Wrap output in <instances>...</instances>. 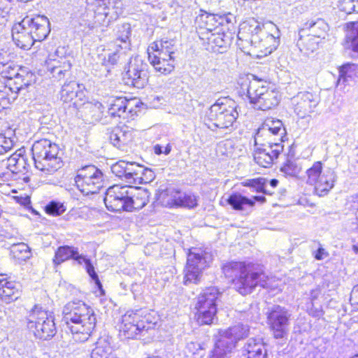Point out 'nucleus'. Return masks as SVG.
<instances>
[{
	"label": "nucleus",
	"mask_w": 358,
	"mask_h": 358,
	"mask_svg": "<svg viewBox=\"0 0 358 358\" xmlns=\"http://www.w3.org/2000/svg\"><path fill=\"white\" fill-rule=\"evenodd\" d=\"M62 321L76 341L85 342L95 328L96 317L93 309L83 301H73L64 306Z\"/></svg>",
	"instance_id": "nucleus-1"
},
{
	"label": "nucleus",
	"mask_w": 358,
	"mask_h": 358,
	"mask_svg": "<svg viewBox=\"0 0 358 358\" xmlns=\"http://www.w3.org/2000/svg\"><path fill=\"white\" fill-rule=\"evenodd\" d=\"M225 277L231 279L235 289L242 295L252 293L257 286L266 287L268 276L263 271H254L240 262H231L222 266Z\"/></svg>",
	"instance_id": "nucleus-2"
},
{
	"label": "nucleus",
	"mask_w": 358,
	"mask_h": 358,
	"mask_svg": "<svg viewBox=\"0 0 358 358\" xmlns=\"http://www.w3.org/2000/svg\"><path fill=\"white\" fill-rule=\"evenodd\" d=\"M252 80L248 78L242 84V90H246L247 96L251 104L257 110H268L278 105L279 92L266 81L257 79L252 75Z\"/></svg>",
	"instance_id": "nucleus-3"
},
{
	"label": "nucleus",
	"mask_w": 358,
	"mask_h": 358,
	"mask_svg": "<svg viewBox=\"0 0 358 358\" xmlns=\"http://www.w3.org/2000/svg\"><path fill=\"white\" fill-rule=\"evenodd\" d=\"M31 151L35 166L41 171L52 173L63 166L59 146L50 140L43 138L36 141Z\"/></svg>",
	"instance_id": "nucleus-4"
},
{
	"label": "nucleus",
	"mask_w": 358,
	"mask_h": 358,
	"mask_svg": "<svg viewBox=\"0 0 358 358\" xmlns=\"http://www.w3.org/2000/svg\"><path fill=\"white\" fill-rule=\"evenodd\" d=\"M238 105L231 99L222 97L218 99L210 106L207 115L208 121L212 124L208 127L211 130L216 128L231 129L234 128L238 116Z\"/></svg>",
	"instance_id": "nucleus-5"
},
{
	"label": "nucleus",
	"mask_w": 358,
	"mask_h": 358,
	"mask_svg": "<svg viewBox=\"0 0 358 358\" xmlns=\"http://www.w3.org/2000/svg\"><path fill=\"white\" fill-rule=\"evenodd\" d=\"M146 310L140 309L136 311H127L122 317L120 334L124 338H136L138 335L153 329L156 322Z\"/></svg>",
	"instance_id": "nucleus-6"
},
{
	"label": "nucleus",
	"mask_w": 358,
	"mask_h": 358,
	"mask_svg": "<svg viewBox=\"0 0 358 358\" xmlns=\"http://www.w3.org/2000/svg\"><path fill=\"white\" fill-rule=\"evenodd\" d=\"M27 327L36 338L47 341L57 333L54 315L42 306L36 305L27 317Z\"/></svg>",
	"instance_id": "nucleus-7"
},
{
	"label": "nucleus",
	"mask_w": 358,
	"mask_h": 358,
	"mask_svg": "<svg viewBox=\"0 0 358 358\" xmlns=\"http://www.w3.org/2000/svg\"><path fill=\"white\" fill-rule=\"evenodd\" d=\"M307 183L314 185L315 192L320 196L326 195L334 186L337 176L334 169L322 171L321 162H315L306 170Z\"/></svg>",
	"instance_id": "nucleus-8"
},
{
	"label": "nucleus",
	"mask_w": 358,
	"mask_h": 358,
	"mask_svg": "<svg viewBox=\"0 0 358 358\" xmlns=\"http://www.w3.org/2000/svg\"><path fill=\"white\" fill-rule=\"evenodd\" d=\"M221 293L215 287L205 289L197 297V321L200 324H210L217 313V301Z\"/></svg>",
	"instance_id": "nucleus-9"
},
{
	"label": "nucleus",
	"mask_w": 358,
	"mask_h": 358,
	"mask_svg": "<svg viewBox=\"0 0 358 358\" xmlns=\"http://www.w3.org/2000/svg\"><path fill=\"white\" fill-rule=\"evenodd\" d=\"M78 189L84 194L99 192L103 184V174L94 165H87L77 171L74 178Z\"/></svg>",
	"instance_id": "nucleus-10"
},
{
	"label": "nucleus",
	"mask_w": 358,
	"mask_h": 358,
	"mask_svg": "<svg viewBox=\"0 0 358 358\" xmlns=\"http://www.w3.org/2000/svg\"><path fill=\"white\" fill-rule=\"evenodd\" d=\"M286 130L281 120L273 117L266 118L257 129L255 136L256 144L281 143L285 137Z\"/></svg>",
	"instance_id": "nucleus-11"
},
{
	"label": "nucleus",
	"mask_w": 358,
	"mask_h": 358,
	"mask_svg": "<svg viewBox=\"0 0 358 358\" xmlns=\"http://www.w3.org/2000/svg\"><path fill=\"white\" fill-rule=\"evenodd\" d=\"M211 257L206 252L197 249L190 250L187 259L185 268V284H197L202 276L203 270L209 266Z\"/></svg>",
	"instance_id": "nucleus-12"
},
{
	"label": "nucleus",
	"mask_w": 358,
	"mask_h": 358,
	"mask_svg": "<svg viewBox=\"0 0 358 358\" xmlns=\"http://www.w3.org/2000/svg\"><path fill=\"white\" fill-rule=\"evenodd\" d=\"M148 64L141 57H131L123 77L125 83L138 89H143L148 82Z\"/></svg>",
	"instance_id": "nucleus-13"
},
{
	"label": "nucleus",
	"mask_w": 358,
	"mask_h": 358,
	"mask_svg": "<svg viewBox=\"0 0 358 358\" xmlns=\"http://www.w3.org/2000/svg\"><path fill=\"white\" fill-rule=\"evenodd\" d=\"M121 5L117 0L98 2L95 7L88 8L87 13L89 15H93L94 24L107 26L122 13Z\"/></svg>",
	"instance_id": "nucleus-14"
},
{
	"label": "nucleus",
	"mask_w": 358,
	"mask_h": 358,
	"mask_svg": "<svg viewBox=\"0 0 358 358\" xmlns=\"http://www.w3.org/2000/svg\"><path fill=\"white\" fill-rule=\"evenodd\" d=\"M69 259L76 260L80 264L85 263V269L92 280L94 281L95 284L98 287L101 286L98 275L96 274L90 260L86 258L85 256L79 255L78 248H76L69 245L59 247L55 252L53 262L55 265H59Z\"/></svg>",
	"instance_id": "nucleus-15"
},
{
	"label": "nucleus",
	"mask_w": 358,
	"mask_h": 358,
	"mask_svg": "<svg viewBox=\"0 0 358 358\" xmlns=\"http://www.w3.org/2000/svg\"><path fill=\"white\" fill-rule=\"evenodd\" d=\"M291 313L285 307L272 306L267 313L268 324L275 338H282L288 331Z\"/></svg>",
	"instance_id": "nucleus-16"
},
{
	"label": "nucleus",
	"mask_w": 358,
	"mask_h": 358,
	"mask_svg": "<svg viewBox=\"0 0 358 358\" xmlns=\"http://www.w3.org/2000/svg\"><path fill=\"white\" fill-rule=\"evenodd\" d=\"M129 185H113L107 189L104 203L110 211H125L129 199Z\"/></svg>",
	"instance_id": "nucleus-17"
},
{
	"label": "nucleus",
	"mask_w": 358,
	"mask_h": 358,
	"mask_svg": "<svg viewBox=\"0 0 358 358\" xmlns=\"http://www.w3.org/2000/svg\"><path fill=\"white\" fill-rule=\"evenodd\" d=\"M291 102L294 113L303 118L314 111L320 102V96L315 93L303 91L293 96Z\"/></svg>",
	"instance_id": "nucleus-18"
},
{
	"label": "nucleus",
	"mask_w": 358,
	"mask_h": 358,
	"mask_svg": "<svg viewBox=\"0 0 358 358\" xmlns=\"http://www.w3.org/2000/svg\"><path fill=\"white\" fill-rule=\"evenodd\" d=\"M83 85H80L75 81L65 83L60 91V99L63 102H71L75 108L80 107L91 103L86 102V92L84 90Z\"/></svg>",
	"instance_id": "nucleus-19"
},
{
	"label": "nucleus",
	"mask_w": 358,
	"mask_h": 358,
	"mask_svg": "<svg viewBox=\"0 0 358 358\" xmlns=\"http://www.w3.org/2000/svg\"><path fill=\"white\" fill-rule=\"evenodd\" d=\"M254 160L259 166L268 168L273 163L281 152L283 145L281 143L267 144L266 145H258L255 143Z\"/></svg>",
	"instance_id": "nucleus-20"
},
{
	"label": "nucleus",
	"mask_w": 358,
	"mask_h": 358,
	"mask_svg": "<svg viewBox=\"0 0 358 358\" xmlns=\"http://www.w3.org/2000/svg\"><path fill=\"white\" fill-rule=\"evenodd\" d=\"M199 39L206 50L219 53L225 52L231 43V36L223 32L202 33Z\"/></svg>",
	"instance_id": "nucleus-21"
},
{
	"label": "nucleus",
	"mask_w": 358,
	"mask_h": 358,
	"mask_svg": "<svg viewBox=\"0 0 358 358\" xmlns=\"http://www.w3.org/2000/svg\"><path fill=\"white\" fill-rule=\"evenodd\" d=\"M35 81V74L29 68L23 67L16 76L8 81V85L3 89L10 96H14L15 94L17 98L21 91L34 83Z\"/></svg>",
	"instance_id": "nucleus-22"
},
{
	"label": "nucleus",
	"mask_w": 358,
	"mask_h": 358,
	"mask_svg": "<svg viewBox=\"0 0 358 358\" xmlns=\"http://www.w3.org/2000/svg\"><path fill=\"white\" fill-rule=\"evenodd\" d=\"M24 26H27L36 41H42L50 32V22L44 15L34 17H26L23 19Z\"/></svg>",
	"instance_id": "nucleus-23"
},
{
	"label": "nucleus",
	"mask_w": 358,
	"mask_h": 358,
	"mask_svg": "<svg viewBox=\"0 0 358 358\" xmlns=\"http://www.w3.org/2000/svg\"><path fill=\"white\" fill-rule=\"evenodd\" d=\"M200 12L201 13L195 19L199 38L202 33L213 32L216 30L221 26L222 20L219 14L210 13L202 10Z\"/></svg>",
	"instance_id": "nucleus-24"
},
{
	"label": "nucleus",
	"mask_w": 358,
	"mask_h": 358,
	"mask_svg": "<svg viewBox=\"0 0 358 358\" xmlns=\"http://www.w3.org/2000/svg\"><path fill=\"white\" fill-rule=\"evenodd\" d=\"M136 99H127L125 97H113L109 101L108 113L111 117H126L127 113H131L134 106H137Z\"/></svg>",
	"instance_id": "nucleus-25"
},
{
	"label": "nucleus",
	"mask_w": 358,
	"mask_h": 358,
	"mask_svg": "<svg viewBox=\"0 0 358 358\" xmlns=\"http://www.w3.org/2000/svg\"><path fill=\"white\" fill-rule=\"evenodd\" d=\"M134 130L133 128L122 125L115 127L110 134L109 140L111 144L121 150H125L127 146L134 139Z\"/></svg>",
	"instance_id": "nucleus-26"
},
{
	"label": "nucleus",
	"mask_w": 358,
	"mask_h": 358,
	"mask_svg": "<svg viewBox=\"0 0 358 358\" xmlns=\"http://www.w3.org/2000/svg\"><path fill=\"white\" fill-rule=\"evenodd\" d=\"M168 203L184 207L187 208H194L198 206L199 196L192 192H182L176 189L168 190Z\"/></svg>",
	"instance_id": "nucleus-27"
},
{
	"label": "nucleus",
	"mask_w": 358,
	"mask_h": 358,
	"mask_svg": "<svg viewBox=\"0 0 358 358\" xmlns=\"http://www.w3.org/2000/svg\"><path fill=\"white\" fill-rule=\"evenodd\" d=\"M150 194L146 189L129 186V200L125 211L143 208L148 203Z\"/></svg>",
	"instance_id": "nucleus-28"
},
{
	"label": "nucleus",
	"mask_w": 358,
	"mask_h": 358,
	"mask_svg": "<svg viewBox=\"0 0 358 358\" xmlns=\"http://www.w3.org/2000/svg\"><path fill=\"white\" fill-rule=\"evenodd\" d=\"M250 327L247 324L238 323L227 329L220 330V338L227 342L228 345L233 344L235 348L238 341L245 338L249 336Z\"/></svg>",
	"instance_id": "nucleus-29"
},
{
	"label": "nucleus",
	"mask_w": 358,
	"mask_h": 358,
	"mask_svg": "<svg viewBox=\"0 0 358 358\" xmlns=\"http://www.w3.org/2000/svg\"><path fill=\"white\" fill-rule=\"evenodd\" d=\"M110 169L112 173L122 180L133 184L134 176H136L135 174H138L135 171L138 172L136 169H139V168L137 167L136 163L120 160L113 164Z\"/></svg>",
	"instance_id": "nucleus-30"
},
{
	"label": "nucleus",
	"mask_w": 358,
	"mask_h": 358,
	"mask_svg": "<svg viewBox=\"0 0 358 358\" xmlns=\"http://www.w3.org/2000/svg\"><path fill=\"white\" fill-rule=\"evenodd\" d=\"M12 37L16 45L24 50L29 49L36 42L27 27L24 26L23 20L13 26Z\"/></svg>",
	"instance_id": "nucleus-31"
},
{
	"label": "nucleus",
	"mask_w": 358,
	"mask_h": 358,
	"mask_svg": "<svg viewBox=\"0 0 358 358\" xmlns=\"http://www.w3.org/2000/svg\"><path fill=\"white\" fill-rule=\"evenodd\" d=\"M301 28L322 41L328 36L329 31V24L321 17H312L308 20L303 24Z\"/></svg>",
	"instance_id": "nucleus-32"
},
{
	"label": "nucleus",
	"mask_w": 358,
	"mask_h": 358,
	"mask_svg": "<svg viewBox=\"0 0 358 358\" xmlns=\"http://www.w3.org/2000/svg\"><path fill=\"white\" fill-rule=\"evenodd\" d=\"M323 41L301 28L299 31V38L296 45L301 52L308 55L318 49L319 45Z\"/></svg>",
	"instance_id": "nucleus-33"
},
{
	"label": "nucleus",
	"mask_w": 358,
	"mask_h": 358,
	"mask_svg": "<svg viewBox=\"0 0 358 358\" xmlns=\"http://www.w3.org/2000/svg\"><path fill=\"white\" fill-rule=\"evenodd\" d=\"M20 285L6 278L0 279V296L6 303L17 300L20 295Z\"/></svg>",
	"instance_id": "nucleus-34"
},
{
	"label": "nucleus",
	"mask_w": 358,
	"mask_h": 358,
	"mask_svg": "<svg viewBox=\"0 0 358 358\" xmlns=\"http://www.w3.org/2000/svg\"><path fill=\"white\" fill-rule=\"evenodd\" d=\"M243 352L247 358H268L267 350L261 338H251L243 347Z\"/></svg>",
	"instance_id": "nucleus-35"
},
{
	"label": "nucleus",
	"mask_w": 358,
	"mask_h": 358,
	"mask_svg": "<svg viewBox=\"0 0 358 358\" xmlns=\"http://www.w3.org/2000/svg\"><path fill=\"white\" fill-rule=\"evenodd\" d=\"M148 60L154 67L156 72L160 74H169L174 69V60L167 59L165 57H161L160 54L148 52Z\"/></svg>",
	"instance_id": "nucleus-36"
},
{
	"label": "nucleus",
	"mask_w": 358,
	"mask_h": 358,
	"mask_svg": "<svg viewBox=\"0 0 358 358\" xmlns=\"http://www.w3.org/2000/svg\"><path fill=\"white\" fill-rule=\"evenodd\" d=\"M268 29L271 31V34L266 32V35L262 40V47L267 52L271 54L273 51L275 50L280 44V33L278 27L273 23L267 24Z\"/></svg>",
	"instance_id": "nucleus-37"
},
{
	"label": "nucleus",
	"mask_w": 358,
	"mask_h": 358,
	"mask_svg": "<svg viewBox=\"0 0 358 358\" xmlns=\"http://www.w3.org/2000/svg\"><path fill=\"white\" fill-rule=\"evenodd\" d=\"M268 185H269L272 188H275L278 185V180L277 179L268 180L264 178H258L248 180L244 182L245 186L252 187L257 192H263L264 194L271 195L272 194V192L267 189Z\"/></svg>",
	"instance_id": "nucleus-38"
},
{
	"label": "nucleus",
	"mask_w": 358,
	"mask_h": 358,
	"mask_svg": "<svg viewBox=\"0 0 358 358\" xmlns=\"http://www.w3.org/2000/svg\"><path fill=\"white\" fill-rule=\"evenodd\" d=\"M148 52H156V54L175 53V41L172 39H162L152 43L148 48Z\"/></svg>",
	"instance_id": "nucleus-39"
},
{
	"label": "nucleus",
	"mask_w": 358,
	"mask_h": 358,
	"mask_svg": "<svg viewBox=\"0 0 358 358\" xmlns=\"http://www.w3.org/2000/svg\"><path fill=\"white\" fill-rule=\"evenodd\" d=\"M112 352L113 349L108 341L106 338H100L92 351L91 358H115Z\"/></svg>",
	"instance_id": "nucleus-40"
},
{
	"label": "nucleus",
	"mask_w": 358,
	"mask_h": 358,
	"mask_svg": "<svg viewBox=\"0 0 358 358\" xmlns=\"http://www.w3.org/2000/svg\"><path fill=\"white\" fill-rule=\"evenodd\" d=\"M227 201L236 210H243L245 206L252 208L255 206V201L252 199L243 196L240 193L231 194L227 199Z\"/></svg>",
	"instance_id": "nucleus-41"
},
{
	"label": "nucleus",
	"mask_w": 358,
	"mask_h": 358,
	"mask_svg": "<svg viewBox=\"0 0 358 358\" xmlns=\"http://www.w3.org/2000/svg\"><path fill=\"white\" fill-rule=\"evenodd\" d=\"M233 350V344L228 345L226 341L219 338L215 343L209 358H229V354Z\"/></svg>",
	"instance_id": "nucleus-42"
},
{
	"label": "nucleus",
	"mask_w": 358,
	"mask_h": 358,
	"mask_svg": "<svg viewBox=\"0 0 358 358\" xmlns=\"http://www.w3.org/2000/svg\"><path fill=\"white\" fill-rule=\"evenodd\" d=\"M357 69L358 66L355 64L343 65L339 70L338 85H346L349 82V79H352L355 76V72Z\"/></svg>",
	"instance_id": "nucleus-43"
},
{
	"label": "nucleus",
	"mask_w": 358,
	"mask_h": 358,
	"mask_svg": "<svg viewBox=\"0 0 358 358\" xmlns=\"http://www.w3.org/2000/svg\"><path fill=\"white\" fill-rule=\"evenodd\" d=\"M64 48L57 49L53 55H50L46 61L48 69H50L52 66H55L61 67L65 62H71L70 57L63 56Z\"/></svg>",
	"instance_id": "nucleus-44"
},
{
	"label": "nucleus",
	"mask_w": 358,
	"mask_h": 358,
	"mask_svg": "<svg viewBox=\"0 0 358 358\" xmlns=\"http://www.w3.org/2000/svg\"><path fill=\"white\" fill-rule=\"evenodd\" d=\"M137 167L139 168L137 169L138 174H135L136 176H134L133 184L148 183L152 181L155 178V173L151 169L145 168L138 164H137ZM136 172L137 173V171Z\"/></svg>",
	"instance_id": "nucleus-45"
},
{
	"label": "nucleus",
	"mask_w": 358,
	"mask_h": 358,
	"mask_svg": "<svg viewBox=\"0 0 358 358\" xmlns=\"http://www.w3.org/2000/svg\"><path fill=\"white\" fill-rule=\"evenodd\" d=\"M131 26L129 24H122L117 27L116 41L124 44L127 48L129 45V37L131 36Z\"/></svg>",
	"instance_id": "nucleus-46"
},
{
	"label": "nucleus",
	"mask_w": 358,
	"mask_h": 358,
	"mask_svg": "<svg viewBox=\"0 0 358 358\" xmlns=\"http://www.w3.org/2000/svg\"><path fill=\"white\" fill-rule=\"evenodd\" d=\"M1 64V73L3 77L7 78L8 82L10 81L13 77L16 76L20 71L22 70V68L24 66H19L15 65L13 62L3 63L0 62Z\"/></svg>",
	"instance_id": "nucleus-47"
},
{
	"label": "nucleus",
	"mask_w": 358,
	"mask_h": 358,
	"mask_svg": "<svg viewBox=\"0 0 358 358\" xmlns=\"http://www.w3.org/2000/svg\"><path fill=\"white\" fill-rule=\"evenodd\" d=\"M11 252L19 259H26L30 256L29 248L24 243H13L11 246Z\"/></svg>",
	"instance_id": "nucleus-48"
},
{
	"label": "nucleus",
	"mask_w": 358,
	"mask_h": 358,
	"mask_svg": "<svg viewBox=\"0 0 358 358\" xmlns=\"http://www.w3.org/2000/svg\"><path fill=\"white\" fill-rule=\"evenodd\" d=\"M16 99V94L10 96L5 90H0V119H2L5 115L4 110L6 109L8 105Z\"/></svg>",
	"instance_id": "nucleus-49"
},
{
	"label": "nucleus",
	"mask_w": 358,
	"mask_h": 358,
	"mask_svg": "<svg viewBox=\"0 0 358 358\" xmlns=\"http://www.w3.org/2000/svg\"><path fill=\"white\" fill-rule=\"evenodd\" d=\"M280 171L287 176L296 177L300 173L301 167H299L296 162L287 160L281 167Z\"/></svg>",
	"instance_id": "nucleus-50"
},
{
	"label": "nucleus",
	"mask_w": 358,
	"mask_h": 358,
	"mask_svg": "<svg viewBox=\"0 0 358 358\" xmlns=\"http://www.w3.org/2000/svg\"><path fill=\"white\" fill-rule=\"evenodd\" d=\"M71 68V63L65 62L64 63H63L62 69L59 66L57 67L54 66L52 67V69L48 70L51 72L52 77L58 80H60L66 76V74L70 71Z\"/></svg>",
	"instance_id": "nucleus-51"
},
{
	"label": "nucleus",
	"mask_w": 358,
	"mask_h": 358,
	"mask_svg": "<svg viewBox=\"0 0 358 358\" xmlns=\"http://www.w3.org/2000/svg\"><path fill=\"white\" fill-rule=\"evenodd\" d=\"M45 212L54 216L60 215L65 211V208L62 203L51 201L45 206Z\"/></svg>",
	"instance_id": "nucleus-52"
},
{
	"label": "nucleus",
	"mask_w": 358,
	"mask_h": 358,
	"mask_svg": "<svg viewBox=\"0 0 358 358\" xmlns=\"http://www.w3.org/2000/svg\"><path fill=\"white\" fill-rule=\"evenodd\" d=\"M13 146V141L10 138H7L3 134H0V155L8 152Z\"/></svg>",
	"instance_id": "nucleus-53"
},
{
	"label": "nucleus",
	"mask_w": 358,
	"mask_h": 358,
	"mask_svg": "<svg viewBox=\"0 0 358 358\" xmlns=\"http://www.w3.org/2000/svg\"><path fill=\"white\" fill-rule=\"evenodd\" d=\"M266 35V31L264 30L260 29L259 31L252 32L250 41L252 45L255 47H257L262 48L260 45H262V40H264V37Z\"/></svg>",
	"instance_id": "nucleus-54"
},
{
	"label": "nucleus",
	"mask_w": 358,
	"mask_h": 358,
	"mask_svg": "<svg viewBox=\"0 0 358 358\" xmlns=\"http://www.w3.org/2000/svg\"><path fill=\"white\" fill-rule=\"evenodd\" d=\"M25 150L24 148H21L17 150L15 153H13L10 157H8L7 160V165L8 169L11 171V169H15L17 164L18 157L21 156V155L24 154Z\"/></svg>",
	"instance_id": "nucleus-55"
},
{
	"label": "nucleus",
	"mask_w": 358,
	"mask_h": 358,
	"mask_svg": "<svg viewBox=\"0 0 358 358\" xmlns=\"http://www.w3.org/2000/svg\"><path fill=\"white\" fill-rule=\"evenodd\" d=\"M342 5L343 9L347 13H358V0H344Z\"/></svg>",
	"instance_id": "nucleus-56"
},
{
	"label": "nucleus",
	"mask_w": 358,
	"mask_h": 358,
	"mask_svg": "<svg viewBox=\"0 0 358 358\" xmlns=\"http://www.w3.org/2000/svg\"><path fill=\"white\" fill-rule=\"evenodd\" d=\"M24 154L21 155V156L18 157L17 164L16 166L15 167V169H11L12 172H16V173L21 172L25 169L27 163H26V159L24 158Z\"/></svg>",
	"instance_id": "nucleus-57"
},
{
	"label": "nucleus",
	"mask_w": 358,
	"mask_h": 358,
	"mask_svg": "<svg viewBox=\"0 0 358 358\" xmlns=\"http://www.w3.org/2000/svg\"><path fill=\"white\" fill-rule=\"evenodd\" d=\"M187 348L192 354L199 353V350H203V348H201V345L199 343H194V342H190V343H187Z\"/></svg>",
	"instance_id": "nucleus-58"
},
{
	"label": "nucleus",
	"mask_w": 358,
	"mask_h": 358,
	"mask_svg": "<svg viewBox=\"0 0 358 358\" xmlns=\"http://www.w3.org/2000/svg\"><path fill=\"white\" fill-rule=\"evenodd\" d=\"M328 256L327 252L322 248L320 247L315 252V258L317 260H322Z\"/></svg>",
	"instance_id": "nucleus-59"
},
{
	"label": "nucleus",
	"mask_w": 358,
	"mask_h": 358,
	"mask_svg": "<svg viewBox=\"0 0 358 358\" xmlns=\"http://www.w3.org/2000/svg\"><path fill=\"white\" fill-rule=\"evenodd\" d=\"M119 57L120 56L117 52H115L113 53H110L108 55V62L112 65H114L117 62Z\"/></svg>",
	"instance_id": "nucleus-60"
},
{
	"label": "nucleus",
	"mask_w": 358,
	"mask_h": 358,
	"mask_svg": "<svg viewBox=\"0 0 358 358\" xmlns=\"http://www.w3.org/2000/svg\"><path fill=\"white\" fill-rule=\"evenodd\" d=\"M220 17L222 18L221 26L224 25L225 23L229 24L232 22V18L234 17L231 13H227L224 15H220Z\"/></svg>",
	"instance_id": "nucleus-61"
},
{
	"label": "nucleus",
	"mask_w": 358,
	"mask_h": 358,
	"mask_svg": "<svg viewBox=\"0 0 358 358\" xmlns=\"http://www.w3.org/2000/svg\"><path fill=\"white\" fill-rule=\"evenodd\" d=\"M164 149H163V147L161 146L159 144H157L154 146V152L156 155H161L162 153H164L163 152Z\"/></svg>",
	"instance_id": "nucleus-62"
},
{
	"label": "nucleus",
	"mask_w": 358,
	"mask_h": 358,
	"mask_svg": "<svg viewBox=\"0 0 358 358\" xmlns=\"http://www.w3.org/2000/svg\"><path fill=\"white\" fill-rule=\"evenodd\" d=\"M358 298V284L355 285L351 292V298Z\"/></svg>",
	"instance_id": "nucleus-63"
},
{
	"label": "nucleus",
	"mask_w": 358,
	"mask_h": 358,
	"mask_svg": "<svg viewBox=\"0 0 358 358\" xmlns=\"http://www.w3.org/2000/svg\"><path fill=\"white\" fill-rule=\"evenodd\" d=\"M255 202L258 201L264 203L266 201V198L264 196H255L252 199Z\"/></svg>",
	"instance_id": "nucleus-64"
}]
</instances>
